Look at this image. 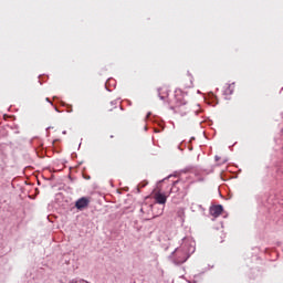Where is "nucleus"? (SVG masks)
<instances>
[{"mask_svg": "<svg viewBox=\"0 0 283 283\" xmlns=\"http://www.w3.org/2000/svg\"><path fill=\"white\" fill-rule=\"evenodd\" d=\"M174 191V188L169 192H161L160 190L155 191L153 193V198L157 205H167V198H169V193Z\"/></svg>", "mask_w": 283, "mask_h": 283, "instance_id": "obj_2", "label": "nucleus"}, {"mask_svg": "<svg viewBox=\"0 0 283 283\" xmlns=\"http://www.w3.org/2000/svg\"><path fill=\"white\" fill-rule=\"evenodd\" d=\"M196 252V241L189 238H184L182 243L172 252V258L176 264H185L186 260H189L191 253Z\"/></svg>", "mask_w": 283, "mask_h": 283, "instance_id": "obj_1", "label": "nucleus"}, {"mask_svg": "<svg viewBox=\"0 0 283 283\" xmlns=\"http://www.w3.org/2000/svg\"><path fill=\"white\" fill-rule=\"evenodd\" d=\"M48 102H50V98H46Z\"/></svg>", "mask_w": 283, "mask_h": 283, "instance_id": "obj_8", "label": "nucleus"}, {"mask_svg": "<svg viewBox=\"0 0 283 283\" xmlns=\"http://www.w3.org/2000/svg\"><path fill=\"white\" fill-rule=\"evenodd\" d=\"M175 103H176V107H182V105H187V99L185 98V94L180 90H177L175 92Z\"/></svg>", "mask_w": 283, "mask_h": 283, "instance_id": "obj_3", "label": "nucleus"}, {"mask_svg": "<svg viewBox=\"0 0 283 283\" xmlns=\"http://www.w3.org/2000/svg\"><path fill=\"white\" fill-rule=\"evenodd\" d=\"M222 211H224V208L222 207V205L210 207V214L213 218H220V216H222Z\"/></svg>", "mask_w": 283, "mask_h": 283, "instance_id": "obj_5", "label": "nucleus"}, {"mask_svg": "<svg viewBox=\"0 0 283 283\" xmlns=\"http://www.w3.org/2000/svg\"><path fill=\"white\" fill-rule=\"evenodd\" d=\"M90 206V199L87 197H82L75 202L76 209L83 211V209Z\"/></svg>", "mask_w": 283, "mask_h": 283, "instance_id": "obj_4", "label": "nucleus"}, {"mask_svg": "<svg viewBox=\"0 0 283 283\" xmlns=\"http://www.w3.org/2000/svg\"><path fill=\"white\" fill-rule=\"evenodd\" d=\"M172 185H174V187H176V185H178V181H175Z\"/></svg>", "mask_w": 283, "mask_h": 283, "instance_id": "obj_7", "label": "nucleus"}, {"mask_svg": "<svg viewBox=\"0 0 283 283\" xmlns=\"http://www.w3.org/2000/svg\"><path fill=\"white\" fill-rule=\"evenodd\" d=\"M165 211V208H161L157 213L156 216H163V212Z\"/></svg>", "mask_w": 283, "mask_h": 283, "instance_id": "obj_6", "label": "nucleus"}, {"mask_svg": "<svg viewBox=\"0 0 283 283\" xmlns=\"http://www.w3.org/2000/svg\"><path fill=\"white\" fill-rule=\"evenodd\" d=\"M49 103H51V105H52V102L49 101Z\"/></svg>", "mask_w": 283, "mask_h": 283, "instance_id": "obj_10", "label": "nucleus"}, {"mask_svg": "<svg viewBox=\"0 0 283 283\" xmlns=\"http://www.w3.org/2000/svg\"><path fill=\"white\" fill-rule=\"evenodd\" d=\"M49 103H51V105H52V102L49 101Z\"/></svg>", "mask_w": 283, "mask_h": 283, "instance_id": "obj_9", "label": "nucleus"}]
</instances>
